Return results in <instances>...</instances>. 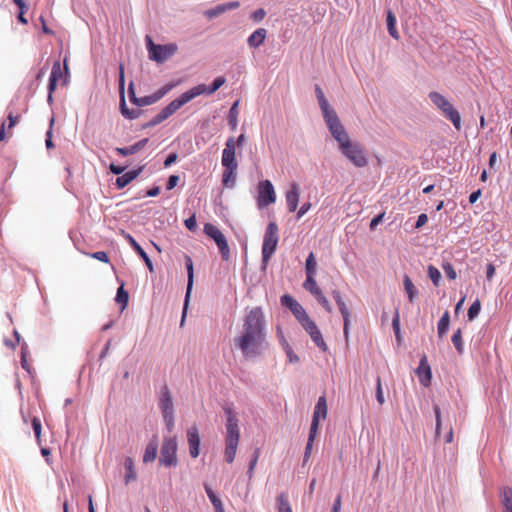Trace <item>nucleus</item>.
I'll use <instances>...</instances> for the list:
<instances>
[{"instance_id":"2f4dec72","label":"nucleus","mask_w":512,"mask_h":512,"mask_svg":"<svg viewBox=\"0 0 512 512\" xmlns=\"http://www.w3.org/2000/svg\"><path fill=\"white\" fill-rule=\"evenodd\" d=\"M331 294L339 307V311L342 317L346 318L347 316H351V312L348 309L346 303L344 302L341 293L338 290H333Z\"/></svg>"},{"instance_id":"37998d69","label":"nucleus","mask_w":512,"mask_h":512,"mask_svg":"<svg viewBox=\"0 0 512 512\" xmlns=\"http://www.w3.org/2000/svg\"><path fill=\"white\" fill-rule=\"evenodd\" d=\"M277 502H278V512H292L289 501L284 494H281L277 498Z\"/></svg>"},{"instance_id":"8fccbe9b","label":"nucleus","mask_w":512,"mask_h":512,"mask_svg":"<svg viewBox=\"0 0 512 512\" xmlns=\"http://www.w3.org/2000/svg\"><path fill=\"white\" fill-rule=\"evenodd\" d=\"M315 92H316V96H317L320 108L326 109L327 105H329V103H328L327 99L325 98L322 89L319 86H316Z\"/></svg>"},{"instance_id":"423d86ee","label":"nucleus","mask_w":512,"mask_h":512,"mask_svg":"<svg viewBox=\"0 0 512 512\" xmlns=\"http://www.w3.org/2000/svg\"><path fill=\"white\" fill-rule=\"evenodd\" d=\"M429 98L432 103L441 110L444 117L449 119L455 128H460L461 117L459 112L453 107V105L440 93L431 92Z\"/></svg>"},{"instance_id":"bf43d9fd","label":"nucleus","mask_w":512,"mask_h":512,"mask_svg":"<svg viewBox=\"0 0 512 512\" xmlns=\"http://www.w3.org/2000/svg\"><path fill=\"white\" fill-rule=\"evenodd\" d=\"M124 85H125L124 66H123V64H120V66H119V88L122 93L124 90Z\"/></svg>"},{"instance_id":"ddd939ff","label":"nucleus","mask_w":512,"mask_h":512,"mask_svg":"<svg viewBox=\"0 0 512 512\" xmlns=\"http://www.w3.org/2000/svg\"><path fill=\"white\" fill-rule=\"evenodd\" d=\"M303 287L305 290L310 292L318 301V303L328 312H332V305L329 300L324 296L321 289L318 287L317 282L315 280V276H306V280L303 283Z\"/></svg>"},{"instance_id":"a19ab883","label":"nucleus","mask_w":512,"mask_h":512,"mask_svg":"<svg viewBox=\"0 0 512 512\" xmlns=\"http://www.w3.org/2000/svg\"><path fill=\"white\" fill-rule=\"evenodd\" d=\"M225 83L224 77H217L214 79L212 85L210 87H207L205 84H199L198 86H202L204 91L202 94H212L216 92L223 84Z\"/></svg>"},{"instance_id":"b1692460","label":"nucleus","mask_w":512,"mask_h":512,"mask_svg":"<svg viewBox=\"0 0 512 512\" xmlns=\"http://www.w3.org/2000/svg\"><path fill=\"white\" fill-rule=\"evenodd\" d=\"M417 374L419 376L420 382L424 386H428L431 380V369L427 364L426 357L424 356L420 360L419 367L417 369Z\"/></svg>"},{"instance_id":"6ab92c4d","label":"nucleus","mask_w":512,"mask_h":512,"mask_svg":"<svg viewBox=\"0 0 512 512\" xmlns=\"http://www.w3.org/2000/svg\"><path fill=\"white\" fill-rule=\"evenodd\" d=\"M185 264H186V269H187V274H188V284H187V291H186V296H185V305H184L181 325H183V322H184V318H185V314H186V307L188 305V300H189V297H190V293H191L192 286H193V280H194L193 262H192V259H191L190 256H186L185 257Z\"/></svg>"},{"instance_id":"c756f323","label":"nucleus","mask_w":512,"mask_h":512,"mask_svg":"<svg viewBox=\"0 0 512 512\" xmlns=\"http://www.w3.org/2000/svg\"><path fill=\"white\" fill-rule=\"evenodd\" d=\"M158 443L156 440L150 441L144 452L143 462L150 463L153 462L157 457Z\"/></svg>"},{"instance_id":"a878e982","label":"nucleus","mask_w":512,"mask_h":512,"mask_svg":"<svg viewBox=\"0 0 512 512\" xmlns=\"http://www.w3.org/2000/svg\"><path fill=\"white\" fill-rule=\"evenodd\" d=\"M222 183L225 187H233L236 182V170L238 165L223 166Z\"/></svg>"},{"instance_id":"4c0bfd02","label":"nucleus","mask_w":512,"mask_h":512,"mask_svg":"<svg viewBox=\"0 0 512 512\" xmlns=\"http://www.w3.org/2000/svg\"><path fill=\"white\" fill-rule=\"evenodd\" d=\"M205 491H206V494H207L208 498L210 499L215 511L222 512L223 504H222V501L220 500V498L213 492V490L208 485H205Z\"/></svg>"},{"instance_id":"774afa93","label":"nucleus","mask_w":512,"mask_h":512,"mask_svg":"<svg viewBox=\"0 0 512 512\" xmlns=\"http://www.w3.org/2000/svg\"><path fill=\"white\" fill-rule=\"evenodd\" d=\"M341 510V496L338 495L334 501L332 512H340Z\"/></svg>"},{"instance_id":"0e129e2a","label":"nucleus","mask_w":512,"mask_h":512,"mask_svg":"<svg viewBox=\"0 0 512 512\" xmlns=\"http://www.w3.org/2000/svg\"><path fill=\"white\" fill-rule=\"evenodd\" d=\"M185 226L189 229V230H194L195 227H196V219H195V216H191L190 218L186 219L185 220Z\"/></svg>"},{"instance_id":"f8f14e48","label":"nucleus","mask_w":512,"mask_h":512,"mask_svg":"<svg viewBox=\"0 0 512 512\" xmlns=\"http://www.w3.org/2000/svg\"><path fill=\"white\" fill-rule=\"evenodd\" d=\"M257 192V206L259 208L267 207L276 201V193L269 180L260 181L258 183Z\"/></svg>"},{"instance_id":"bb28decb","label":"nucleus","mask_w":512,"mask_h":512,"mask_svg":"<svg viewBox=\"0 0 512 512\" xmlns=\"http://www.w3.org/2000/svg\"><path fill=\"white\" fill-rule=\"evenodd\" d=\"M142 168H139L137 170H132L124 173L123 175L119 176L116 179V185L119 189L124 188L127 186L130 182H132L135 178L138 177V175L141 173Z\"/></svg>"},{"instance_id":"e2e57ef3","label":"nucleus","mask_w":512,"mask_h":512,"mask_svg":"<svg viewBox=\"0 0 512 512\" xmlns=\"http://www.w3.org/2000/svg\"><path fill=\"white\" fill-rule=\"evenodd\" d=\"M428 221V217L426 214H420L418 216V219H417V222H416V228H420L422 226H424Z\"/></svg>"},{"instance_id":"dca6fc26","label":"nucleus","mask_w":512,"mask_h":512,"mask_svg":"<svg viewBox=\"0 0 512 512\" xmlns=\"http://www.w3.org/2000/svg\"><path fill=\"white\" fill-rule=\"evenodd\" d=\"M187 440L190 456L192 458H197L199 456L200 436L196 426H192L188 429Z\"/></svg>"},{"instance_id":"2eb2a0df","label":"nucleus","mask_w":512,"mask_h":512,"mask_svg":"<svg viewBox=\"0 0 512 512\" xmlns=\"http://www.w3.org/2000/svg\"><path fill=\"white\" fill-rule=\"evenodd\" d=\"M281 304L290 309L297 321L307 314L305 309L289 294L281 297Z\"/></svg>"},{"instance_id":"a211bd4d","label":"nucleus","mask_w":512,"mask_h":512,"mask_svg":"<svg viewBox=\"0 0 512 512\" xmlns=\"http://www.w3.org/2000/svg\"><path fill=\"white\" fill-rule=\"evenodd\" d=\"M300 197V187L297 183H292L290 189L286 192V204L289 212H295L298 207Z\"/></svg>"},{"instance_id":"09e8293b","label":"nucleus","mask_w":512,"mask_h":512,"mask_svg":"<svg viewBox=\"0 0 512 512\" xmlns=\"http://www.w3.org/2000/svg\"><path fill=\"white\" fill-rule=\"evenodd\" d=\"M376 399L380 405H383L385 403L380 376H378L376 379Z\"/></svg>"},{"instance_id":"72a5a7b5","label":"nucleus","mask_w":512,"mask_h":512,"mask_svg":"<svg viewBox=\"0 0 512 512\" xmlns=\"http://www.w3.org/2000/svg\"><path fill=\"white\" fill-rule=\"evenodd\" d=\"M450 324V315L448 311H445L440 318L437 326L438 336L442 338L448 331Z\"/></svg>"},{"instance_id":"3c124183","label":"nucleus","mask_w":512,"mask_h":512,"mask_svg":"<svg viewBox=\"0 0 512 512\" xmlns=\"http://www.w3.org/2000/svg\"><path fill=\"white\" fill-rule=\"evenodd\" d=\"M32 427H33L34 434H35L37 441L40 442L42 425H41V421L39 418L34 417L32 419Z\"/></svg>"},{"instance_id":"473e14b6","label":"nucleus","mask_w":512,"mask_h":512,"mask_svg":"<svg viewBox=\"0 0 512 512\" xmlns=\"http://www.w3.org/2000/svg\"><path fill=\"white\" fill-rule=\"evenodd\" d=\"M503 512H512V488L504 487L501 492Z\"/></svg>"},{"instance_id":"680f3d73","label":"nucleus","mask_w":512,"mask_h":512,"mask_svg":"<svg viewBox=\"0 0 512 512\" xmlns=\"http://www.w3.org/2000/svg\"><path fill=\"white\" fill-rule=\"evenodd\" d=\"M350 317L351 316H347L346 318H343V334L346 338V340H348V337H349V328H350Z\"/></svg>"},{"instance_id":"c03bdc74","label":"nucleus","mask_w":512,"mask_h":512,"mask_svg":"<svg viewBox=\"0 0 512 512\" xmlns=\"http://www.w3.org/2000/svg\"><path fill=\"white\" fill-rule=\"evenodd\" d=\"M428 275L435 286H438L441 280L440 271L433 265L428 266Z\"/></svg>"},{"instance_id":"9d476101","label":"nucleus","mask_w":512,"mask_h":512,"mask_svg":"<svg viewBox=\"0 0 512 512\" xmlns=\"http://www.w3.org/2000/svg\"><path fill=\"white\" fill-rule=\"evenodd\" d=\"M205 234L212 238L217 244L223 260L227 261L230 258V249L224 234L219 228L213 224L207 223L204 226Z\"/></svg>"},{"instance_id":"39448f33","label":"nucleus","mask_w":512,"mask_h":512,"mask_svg":"<svg viewBox=\"0 0 512 512\" xmlns=\"http://www.w3.org/2000/svg\"><path fill=\"white\" fill-rule=\"evenodd\" d=\"M279 242V228L275 222H270L265 230L262 244V261L268 263L277 249Z\"/></svg>"},{"instance_id":"4468645a","label":"nucleus","mask_w":512,"mask_h":512,"mask_svg":"<svg viewBox=\"0 0 512 512\" xmlns=\"http://www.w3.org/2000/svg\"><path fill=\"white\" fill-rule=\"evenodd\" d=\"M177 51L176 44L155 45L151 43L149 48L150 58L159 63L164 62Z\"/></svg>"},{"instance_id":"0eeeda50","label":"nucleus","mask_w":512,"mask_h":512,"mask_svg":"<svg viewBox=\"0 0 512 512\" xmlns=\"http://www.w3.org/2000/svg\"><path fill=\"white\" fill-rule=\"evenodd\" d=\"M159 407L161 409L164 421L169 431L174 426V407L172 397L167 385L163 386L160 391Z\"/></svg>"},{"instance_id":"49530a36","label":"nucleus","mask_w":512,"mask_h":512,"mask_svg":"<svg viewBox=\"0 0 512 512\" xmlns=\"http://www.w3.org/2000/svg\"><path fill=\"white\" fill-rule=\"evenodd\" d=\"M481 310V303L479 300H476L471 304V306L468 309V318L469 320H473L475 317L478 316L479 312Z\"/></svg>"},{"instance_id":"6e6552de","label":"nucleus","mask_w":512,"mask_h":512,"mask_svg":"<svg viewBox=\"0 0 512 512\" xmlns=\"http://www.w3.org/2000/svg\"><path fill=\"white\" fill-rule=\"evenodd\" d=\"M298 322L301 324L303 329L310 336L311 340L314 344L322 351L327 352L328 346L322 336L321 331L319 330L317 324L309 317L308 314L303 316Z\"/></svg>"},{"instance_id":"338daca9","label":"nucleus","mask_w":512,"mask_h":512,"mask_svg":"<svg viewBox=\"0 0 512 512\" xmlns=\"http://www.w3.org/2000/svg\"><path fill=\"white\" fill-rule=\"evenodd\" d=\"M177 160V154L176 153H171L165 160L164 162V166L165 167H169L170 165H172L174 162H176Z\"/></svg>"},{"instance_id":"1a4fd4ad","label":"nucleus","mask_w":512,"mask_h":512,"mask_svg":"<svg viewBox=\"0 0 512 512\" xmlns=\"http://www.w3.org/2000/svg\"><path fill=\"white\" fill-rule=\"evenodd\" d=\"M177 441L175 437H165L161 447L160 464L171 467L176 466L177 460Z\"/></svg>"},{"instance_id":"79ce46f5","label":"nucleus","mask_w":512,"mask_h":512,"mask_svg":"<svg viewBox=\"0 0 512 512\" xmlns=\"http://www.w3.org/2000/svg\"><path fill=\"white\" fill-rule=\"evenodd\" d=\"M452 343L455 347V349L457 350L458 353H463L464 351V346H463V339H462V331L461 329H458L457 331L454 332L453 336H452Z\"/></svg>"},{"instance_id":"e433bc0d","label":"nucleus","mask_w":512,"mask_h":512,"mask_svg":"<svg viewBox=\"0 0 512 512\" xmlns=\"http://www.w3.org/2000/svg\"><path fill=\"white\" fill-rule=\"evenodd\" d=\"M305 272L306 276H315L317 272V262L314 256V253L311 252L306 258L305 262Z\"/></svg>"},{"instance_id":"cd10ccee","label":"nucleus","mask_w":512,"mask_h":512,"mask_svg":"<svg viewBox=\"0 0 512 512\" xmlns=\"http://www.w3.org/2000/svg\"><path fill=\"white\" fill-rule=\"evenodd\" d=\"M146 142H147V139H144V140L138 141L134 145H131L128 147H123V148L117 147V148H115V152L121 156L132 155V154L139 152L145 146Z\"/></svg>"},{"instance_id":"864d4df0","label":"nucleus","mask_w":512,"mask_h":512,"mask_svg":"<svg viewBox=\"0 0 512 512\" xmlns=\"http://www.w3.org/2000/svg\"><path fill=\"white\" fill-rule=\"evenodd\" d=\"M319 425H320V423H318L316 421L311 422L310 431H309V435H308L309 442H314L316 435L318 433Z\"/></svg>"},{"instance_id":"f257e3e1","label":"nucleus","mask_w":512,"mask_h":512,"mask_svg":"<svg viewBox=\"0 0 512 512\" xmlns=\"http://www.w3.org/2000/svg\"><path fill=\"white\" fill-rule=\"evenodd\" d=\"M264 339V315L260 307H254L246 315L242 332L235 338V343L243 355L250 358L261 353Z\"/></svg>"},{"instance_id":"7c9ffc66","label":"nucleus","mask_w":512,"mask_h":512,"mask_svg":"<svg viewBox=\"0 0 512 512\" xmlns=\"http://www.w3.org/2000/svg\"><path fill=\"white\" fill-rule=\"evenodd\" d=\"M323 112V116L326 120L328 128H338L339 121L338 117L336 115V112L330 107V105H327L326 109H321Z\"/></svg>"},{"instance_id":"aec40b11","label":"nucleus","mask_w":512,"mask_h":512,"mask_svg":"<svg viewBox=\"0 0 512 512\" xmlns=\"http://www.w3.org/2000/svg\"><path fill=\"white\" fill-rule=\"evenodd\" d=\"M62 77H63V73H62V69H61V64L59 61H56V62H54L53 66H52V70H51V74H50V78H49V85H48V90H49L48 100L49 101L52 100V93L56 88V84H57L58 80L61 79Z\"/></svg>"},{"instance_id":"f704fd0d","label":"nucleus","mask_w":512,"mask_h":512,"mask_svg":"<svg viewBox=\"0 0 512 512\" xmlns=\"http://www.w3.org/2000/svg\"><path fill=\"white\" fill-rule=\"evenodd\" d=\"M387 29L391 37L398 40L399 33L396 29V17L391 10L387 12Z\"/></svg>"},{"instance_id":"9b49d317","label":"nucleus","mask_w":512,"mask_h":512,"mask_svg":"<svg viewBox=\"0 0 512 512\" xmlns=\"http://www.w3.org/2000/svg\"><path fill=\"white\" fill-rule=\"evenodd\" d=\"M179 83H180V81L167 83L163 87H161L157 92H155L153 95L143 97L140 100L135 98V94L133 91V83H131L129 85V92L131 94V100L140 106L153 104V103L157 102L158 100H160L162 97H164L168 92H170L173 88H175Z\"/></svg>"},{"instance_id":"393cba45","label":"nucleus","mask_w":512,"mask_h":512,"mask_svg":"<svg viewBox=\"0 0 512 512\" xmlns=\"http://www.w3.org/2000/svg\"><path fill=\"white\" fill-rule=\"evenodd\" d=\"M267 37V30L265 28H258L247 39V43L251 48H257L265 41Z\"/></svg>"},{"instance_id":"6e6d98bb","label":"nucleus","mask_w":512,"mask_h":512,"mask_svg":"<svg viewBox=\"0 0 512 512\" xmlns=\"http://www.w3.org/2000/svg\"><path fill=\"white\" fill-rule=\"evenodd\" d=\"M90 256L94 259H97L101 262H104V263H108L109 262V257L107 255V253L105 251H97V252H94V253H91Z\"/></svg>"},{"instance_id":"de8ad7c7","label":"nucleus","mask_w":512,"mask_h":512,"mask_svg":"<svg viewBox=\"0 0 512 512\" xmlns=\"http://www.w3.org/2000/svg\"><path fill=\"white\" fill-rule=\"evenodd\" d=\"M442 269H443L444 273L446 274V276L450 280H455L456 279V277H457L456 271H455L453 265L450 262H443L442 263Z\"/></svg>"},{"instance_id":"58836bf2","label":"nucleus","mask_w":512,"mask_h":512,"mask_svg":"<svg viewBox=\"0 0 512 512\" xmlns=\"http://www.w3.org/2000/svg\"><path fill=\"white\" fill-rule=\"evenodd\" d=\"M239 100L235 101L228 113V125L235 128L238 124Z\"/></svg>"},{"instance_id":"20e7f679","label":"nucleus","mask_w":512,"mask_h":512,"mask_svg":"<svg viewBox=\"0 0 512 512\" xmlns=\"http://www.w3.org/2000/svg\"><path fill=\"white\" fill-rule=\"evenodd\" d=\"M203 91H204V89L202 88V86H195V87L191 88L190 90L184 92L178 98L174 99L166 107H164L161 110V112L157 115V119L159 121H162V120L168 118L173 113H175L177 110H179L183 105L190 102L195 97L201 95Z\"/></svg>"},{"instance_id":"5701e85b","label":"nucleus","mask_w":512,"mask_h":512,"mask_svg":"<svg viewBox=\"0 0 512 512\" xmlns=\"http://www.w3.org/2000/svg\"><path fill=\"white\" fill-rule=\"evenodd\" d=\"M327 416V401L325 396H320L314 408L312 421L320 423L325 420Z\"/></svg>"},{"instance_id":"c85d7f7f","label":"nucleus","mask_w":512,"mask_h":512,"mask_svg":"<svg viewBox=\"0 0 512 512\" xmlns=\"http://www.w3.org/2000/svg\"><path fill=\"white\" fill-rule=\"evenodd\" d=\"M404 290L408 296L409 302L413 303L418 295V290L408 275L403 277Z\"/></svg>"},{"instance_id":"69168bd1","label":"nucleus","mask_w":512,"mask_h":512,"mask_svg":"<svg viewBox=\"0 0 512 512\" xmlns=\"http://www.w3.org/2000/svg\"><path fill=\"white\" fill-rule=\"evenodd\" d=\"M109 169L110 171L115 174V175H120L121 173H123V171L125 170V167H122V166H118V165H115V164H111L109 166Z\"/></svg>"},{"instance_id":"4be33fe9","label":"nucleus","mask_w":512,"mask_h":512,"mask_svg":"<svg viewBox=\"0 0 512 512\" xmlns=\"http://www.w3.org/2000/svg\"><path fill=\"white\" fill-rule=\"evenodd\" d=\"M239 6H240V4L237 1L220 4V5H217L216 7L212 8V9H209V10L205 11L204 15L207 18L212 19V18L217 17L220 14H222V13L228 11V10L236 9Z\"/></svg>"},{"instance_id":"13d9d810","label":"nucleus","mask_w":512,"mask_h":512,"mask_svg":"<svg viewBox=\"0 0 512 512\" xmlns=\"http://www.w3.org/2000/svg\"><path fill=\"white\" fill-rule=\"evenodd\" d=\"M179 182V176L177 175H171L169 178H168V181H167V184H166V189L167 190H172L173 188L176 187V185L178 184Z\"/></svg>"},{"instance_id":"a18cd8bd","label":"nucleus","mask_w":512,"mask_h":512,"mask_svg":"<svg viewBox=\"0 0 512 512\" xmlns=\"http://www.w3.org/2000/svg\"><path fill=\"white\" fill-rule=\"evenodd\" d=\"M259 456H260V449L256 448L254 450V452H253V456H252V459H251V461L249 463V468H248V471H247L249 479H251L253 477L254 470H255L256 464L258 462Z\"/></svg>"},{"instance_id":"4d7b16f0","label":"nucleus","mask_w":512,"mask_h":512,"mask_svg":"<svg viewBox=\"0 0 512 512\" xmlns=\"http://www.w3.org/2000/svg\"><path fill=\"white\" fill-rule=\"evenodd\" d=\"M434 412H435V416H436L435 432H436V435H439L440 431H441V411H440L439 406H437V405L434 406Z\"/></svg>"},{"instance_id":"603ef678","label":"nucleus","mask_w":512,"mask_h":512,"mask_svg":"<svg viewBox=\"0 0 512 512\" xmlns=\"http://www.w3.org/2000/svg\"><path fill=\"white\" fill-rule=\"evenodd\" d=\"M19 122V116L16 115L14 116L12 113H9L8 115V124L6 122H3L1 124V129H4V128H13L15 125H17Z\"/></svg>"},{"instance_id":"052dcab7","label":"nucleus","mask_w":512,"mask_h":512,"mask_svg":"<svg viewBox=\"0 0 512 512\" xmlns=\"http://www.w3.org/2000/svg\"><path fill=\"white\" fill-rule=\"evenodd\" d=\"M311 208V203H304L297 212V219L303 217Z\"/></svg>"},{"instance_id":"c9c22d12","label":"nucleus","mask_w":512,"mask_h":512,"mask_svg":"<svg viewBox=\"0 0 512 512\" xmlns=\"http://www.w3.org/2000/svg\"><path fill=\"white\" fill-rule=\"evenodd\" d=\"M125 468H126V474H125V482L128 484L131 481H135L137 478L136 471L134 468V462L132 458L128 457L125 460Z\"/></svg>"},{"instance_id":"412c9836","label":"nucleus","mask_w":512,"mask_h":512,"mask_svg":"<svg viewBox=\"0 0 512 512\" xmlns=\"http://www.w3.org/2000/svg\"><path fill=\"white\" fill-rule=\"evenodd\" d=\"M125 239L129 242V244L132 246V248L135 250V252L144 260L147 268L150 272L154 271L153 263L150 260L147 253L143 250V248L137 243V241L130 235L125 234Z\"/></svg>"},{"instance_id":"5fc2aeb1","label":"nucleus","mask_w":512,"mask_h":512,"mask_svg":"<svg viewBox=\"0 0 512 512\" xmlns=\"http://www.w3.org/2000/svg\"><path fill=\"white\" fill-rule=\"evenodd\" d=\"M266 16V11L262 8L260 9H257L255 10L252 14H251V19L258 23V22H261Z\"/></svg>"},{"instance_id":"f3484780","label":"nucleus","mask_w":512,"mask_h":512,"mask_svg":"<svg viewBox=\"0 0 512 512\" xmlns=\"http://www.w3.org/2000/svg\"><path fill=\"white\" fill-rule=\"evenodd\" d=\"M236 142L234 138H229L225 144V148L222 153V165H238L235 159Z\"/></svg>"},{"instance_id":"ea45409f","label":"nucleus","mask_w":512,"mask_h":512,"mask_svg":"<svg viewBox=\"0 0 512 512\" xmlns=\"http://www.w3.org/2000/svg\"><path fill=\"white\" fill-rule=\"evenodd\" d=\"M128 300H129V294L128 292L124 289V285L121 284V286L118 288L117 290V294H116V297H115V301L121 305V310H124L127 305H128Z\"/></svg>"},{"instance_id":"f03ea898","label":"nucleus","mask_w":512,"mask_h":512,"mask_svg":"<svg viewBox=\"0 0 512 512\" xmlns=\"http://www.w3.org/2000/svg\"><path fill=\"white\" fill-rule=\"evenodd\" d=\"M332 135L338 142L341 153L356 167L362 168L368 165V157L364 147L352 141L346 130H331Z\"/></svg>"},{"instance_id":"7ed1b4c3","label":"nucleus","mask_w":512,"mask_h":512,"mask_svg":"<svg viewBox=\"0 0 512 512\" xmlns=\"http://www.w3.org/2000/svg\"><path fill=\"white\" fill-rule=\"evenodd\" d=\"M224 410L227 416L224 455L226 461L232 463L235 460L240 441V429L234 411L230 407H225Z\"/></svg>"}]
</instances>
